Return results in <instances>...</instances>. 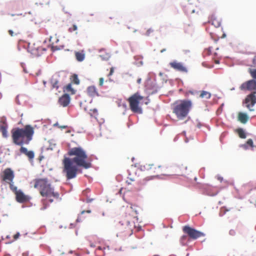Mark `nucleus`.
<instances>
[{
    "instance_id": "1",
    "label": "nucleus",
    "mask_w": 256,
    "mask_h": 256,
    "mask_svg": "<svg viewBox=\"0 0 256 256\" xmlns=\"http://www.w3.org/2000/svg\"><path fill=\"white\" fill-rule=\"evenodd\" d=\"M68 155L74 156L73 158H66L63 160L64 172L68 180L74 178L76 177L78 168L81 166L86 169L92 167L90 160L86 152L81 147L72 148L68 152Z\"/></svg>"
},
{
    "instance_id": "2",
    "label": "nucleus",
    "mask_w": 256,
    "mask_h": 256,
    "mask_svg": "<svg viewBox=\"0 0 256 256\" xmlns=\"http://www.w3.org/2000/svg\"><path fill=\"white\" fill-rule=\"evenodd\" d=\"M32 182L34 183V187L38 190L40 196L45 198L42 200L43 205L42 209H46L49 203H52L54 200L59 198V193L55 190L54 186L48 178H35Z\"/></svg>"
},
{
    "instance_id": "3",
    "label": "nucleus",
    "mask_w": 256,
    "mask_h": 256,
    "mask_svg": "<svg viewBox=\"0 0 256 256\" xmlns=\"http://www.w3.org/2000/svg\"><path fill=\"white\" fill-rule=\"evenodd\" d=\"M14 144L22 146L28 144L32 139L34 128L30 125H26L23 128H14L11 131Z\"/></svg>"
},
{
    "instance_id": "4",
    "label": "nucleus",
    "mask_w": 256,
    "mask_h": 256,
    "mask_svg": "<svg viewBox=\"0 0 256 256\" xmlns=\"http://www.w3.org/2000/svg\"><path fill=\"white\" fill-rule=\"evenodd\" d=\"M192 106L190 100H180L174 103L172 112L178 120H183L188 116Z\"/></svg>"
},
{
    "instance_id": "5",
    "label": "nucleus",
    "mask_w": 256,
    "mask_h": 256,
    "mask_svg": "<svg viewBox=\"0 0 256 256\" xmlns=\"http://www.w3.org/2000/svg\"><path fill=\"white\" fill-rule=\"evenodd\" d=\"M136 210L132 206L127 207L124 214L120 217V222L122 226H127L131 230L135 228L134 220L136 218Z\"/></svg>"
},
{
    "instance_id": "6",
    "label": "nucleus",
    "mask_w": 256,
    "mask_h": 256,
    "mask_svg": "<svg viewBox=\"0 0 256 256\" xmlns=\"http://www.w3.org/2000/svg\"><path fill=\"white\" fill-rule=\"evenodd\" d=\"M183 232L187 236L184 235L180 238V242L182 246L186 244L190 240H195L200 237L204 236V234L198 231L189 226H185L182 228Z\"/></svg>"
},
{
    "instance_id": "7",
    "label": "nucleus",
    "mask_w": 256,
    "mask_h": 256,
    "mask_svg": "<svg viewBox=\"0 0 256 256\" xmlns=\"http://www.w3.org/2000/svg\"><path fill=\"white\" fill-rule=\"evenodd\" d=\"M144 98L138 92L135 93L128 98V102L130 104V110L135 113L142 114V110L139 106V104L140 100Z\"/></svg>"
},
{
    "instance_id": "8",
    "label": "nucleus",
    "mask_w": 256,
    "mask_h": 256,
    "mask_svg": "<svg viewBox=\"0 0 256 256\" xmlns=\"http://www.w3.org/2000/svg\"><path fill=\"white\" fill-rule=\"evenodd\" d=\"M143 170L149 172L151 174L150 178L158 176L160 174L164 172V166L161 165H156L154 164H148L144 165L142 166Z\"/></svg>"
},
{
    "instance_id": "9",
    "label": "nucleus",
    "mask_w": 256,
    "mask_h": 256,
    "mask_svg": "<svg viewBox=\"0 0 256 256\" xmlns=\"http://www.w3.org/2000/svg\"><path fill=\"white\" fill-rule=\"evenodd\" d=\"M11 190L16 195V200L20 203H24L30 200V197L24 194L22 190L17 189V187L14 185L10 186Z\"/></svg>"
},
{
    "instance_id": "10",
    "label": "nucleus",
    "mask_w": 256,
    "mask_h": 256,
    "mask_svg": "<svg viewBox=\"0 0 256 256\" xmlns=\"http://www.w3.org/2000/svg\"><path fill=\"white\" fill-rule=\"evenodd\" d=\"M1 178L3 181L9 184L10 188L12 185H14L13 180L14 178V171L11 168H6L2 172Z\"/></svg>"
},
{
    "instance_id": "11",
    "label": "nucleus",
    "mask_w": 256,
    "mask_h": 256,
    "mask_svg": "<svg viewBox=\"0 0 256 256\" xmlns=\"http://www.w3.org/2000/svg\"><path fill=\"white\" fill-rule=\"evenodd\" d=\"M242 90L256 91V80L252 79L242 83L240 86Z\"/></svg>"
},
{
    "instance_id": "12",
    "label": "nucleus",
    "mask_w": 256,
    "mask_h": 256,
    "mask_svg": "<svg viewBox=\"0 0 256 256\" xmlns=\"http://www.w3.org/2000/svg\"><path fill=\"white\" fill-rule=\"evenodd\" d=\"M176 171L178 175L186 176L192 172V168H189L186 164H181L178 165L176 168Z\"/></svg>"
},
{
    "instance_id": "13",
    "label": "nucleus",
    "mask_w": 256,
    "mask_h": 256,
    "mask_svg": "<svg viewBox=\"0 0 256 256\" xmlns=\"http://www.w3.org/2000/svg\"><path fill=\"white\" fill-rule=\"evenodd\" d=\"M256 92H254L247 96L245 99V103L247 108H250V106H253L256 103Z\"/></svg>"
},
{
    "instance_id": "14",
    "label": "nucleus",
    "mask_w": 256,
    "mask_h": 256,
    "mask_svg": "<svg viewBox=\"0 0 256 256\" xmlns=\"http://www.w3.org/2000/svg\"><path fill=\"white\" fill-rule=\"evenodd\" d=\"M70 101V98L69 94H66L59 98L58 102L60 106L66 107L69 104Z\"/></svg>"
},
{
    "instance_id": "15",
    "label": "nucleus",
    "mask_w": 256,
    "mask_h": 256,
    "mask_svg": "<svg viewBox=\"0 0 256 256\" xmlns=\"http://www.w3.org/2000/svg\"><path fill=\"white\" fill-rule=\"evenodd\" d=\"M20 153L24 154L28 158L30 161L33 160L34 157V154L33 151H28L26 148L22 146L20 149Z\"/></svg>"
},
{
    "instance_id": "16",
    "label": "nucleus",
    "mask_w": 256,
    "mask_h": 256,
    "mask_svg": "<svg viewBox=\"0 0 256 256\" xmlns=\"http://www.w3.org/2000/svg\"><path fill=\"white\" fill-rule=\"evenodd\" d=\"M88 94L91 97L98 96V92L94 86H90L86 90Z\"/></svg>"
},
{
    "instance_id": "17",
    "label": "nucleus",
    "mask_w": 256,
    "mask_h": 256,
    "mask_svg": "<svg viewBox=\"0 0 256 256\" xmlns=\"http://www.w3.org/2000/svg\"><path fill=\"white\" fill-rule=\"evenodd\" d=\"M99 56L102 60H109L110 57V52H108L106 49L102 48L99 51Z\"/></svg>"
},
{
    "instance_id": "18",
    "label": "nucleus",
    "mask_w": 256,
    "mask_h": 256,
    "mask_svg": "<svg viewBox=\"0 0 256 256\" xmlns=\"http://www.w3.org/2000/svg\"><path fill=\"white\" fill-rule=\"evenodd\" d=\"M49 41L50 42L51 48L52 51H54L56 50H58L60 49V48L55 45V44L58 42L59 40L55 36H50L49 39Z\"/></svg>"
},
{
    "instance_id": "19",
    "label": "nucleus",
    "mask_w": 256,
    "mask_h": 256,
    "mask_svg": "<svg viewBox=\"0 0 256 256\" xmlns=\"http://www.w3.org/2000/svg\"><path fill=\"white\" fill-rule=\"evenodd\" d=\"M238 120L242 124H246L248 120V116L246 114L240 112L238 114Z\"/></svg>"
},
{
    "instance_id": "20",
    "label": "nucleus",
    "mask_w": 256,
    "mask_h": 256,
    "mask_svg": "<svg viewBox=\"0 0 256 256\" xmlns=\"http://www.w3.org/2000/svg\"><path fill=\"white\" fill-rule=\"evenodd\" d=\"M74 55L76 60L79 62H82L85 58V52L84 50L76 52Z\"/></svg>"
},
{
    "instance_id": "21",
    "label": "nucleus",
    "mask_w": 256,
    "mask_h": 256,
    "mask_svg": "<svg viewBox=\"0 0 256 256\" xmlns=\"http://www.w3.org/2000/svg\"><path fill=\"white\" fill-rule=\"evenodd\" d=\"M8 126L6 124H4L0 126V130L2 132V134L3 137L7 138L8 136Z\"/></svg>"
},
{
    "instance_id": "22",
    "label": "nucleus",
    "mask_w": 256,
    "mask_h": 256,
    "mask_svg": "<svg viewBox=\"0 0 256 256\" xmlns=\"http://www.w3.org/2000/svg\"><path fill=\"white\" fill-rule=\"evenodd\" d=\"M64 91L68 93H70L71 94H75V90L72 88L71 84H68L65 86L64 88Z\"/></svg>"
},
{
    "instance_id": "23",
    "label": "nucleus",
    "mask_w": 256,
    "mask_h": 256,
    "mask_svg": "<svg viewBox=\"0 0 256 256\" xmlns=\"http://www.w3.org/2000/svg\"><path fill=\"white\" fill-rule=\"evenodd\" d=\"M172 67L176 70L181 72H186V68L184 65H172Z\"/></svg>"
},
{
    "instance_id": "24",
    "label": "nucleus",
    "mask_w": 256,
    "mask_h": 256,
    "mask_svg": "<svg viewBox=\"0 0 256 256\" xmlns=\"http://www.w3.org/2000/svg\"><path fill=\"white\" fill-rule=\"evenodd\" d=\"M184 10L187 14H192L194 12V10L193 6L190 4L185 6Z\"/></svg>"
},
{
    "instance_id": "25",
    "label": "nucleus",
    "mask_w": 256,
    "mask_h": 256,
    "mask_svg": "<svg viewBox=\"0 0 256 256\" xmlns=\"http://www.w3.org/2000/svg\"><path fill=\"white\" fill-rule=\"evenodd\" d=\"M88 114L91 118L95 119H97V117L98 116V110L96 108L90 110Z\"/></svg>"
},
{
    "instance_id": "26",
    "label": "nucleus",
    "mask_w": 256,
    "mask_h": 256,
    "mask_svg": "<svg viewBox=\"0 0 256 256\" xmlns=\"http://www.w3.org/2000/svg\"><path fill=\"white\" fill-rule=\"evenodd\" d=\"M200 97L202 98L209 99L211 97V94L208 92L202 90L200 92Z\"/></svg>"
},
{
    "instance_id": "27",
    "label": "nucleus",
    "mask_w": 256,
    "mask_h": 256,
    "mask_svg": "<svg viewBox=\"0 0 256 256\" xmlns=\"http://www.w3.org/2000/svg\"><path fill=\"white\" fill-rule=\"evenodd\" d=\"M237 134L238 136L242 138H246V134L242 128H239L236 130Z\"/></svg>"
},
{
    "instance_id": "28",
    "label": "nucleus",
    "mask_w": 256,
    "mask_h": 256,
    "mask_svg": "<svg viewBox=\"0 0 256 256\" xmlns=\"http://www.w3.org/2000/svg\"><path fill=\"white\" fill-rule=\"evenodd\" d=\"M210 22L212 25H214L216 28L220 26V22L216 18H211Z\"/></svg>"
},
{
    "instance_id": "29",
    "label": "nucleus",
    "mask_w": 256,
    "mask_h": 256,
    "mask_svg": "<svg viewBox=\"0 0 256 256\" xmlns=\"http://www.w3.org/2000/svg\"><path fill=\"white\" fill-rule=\"evenodd\" d=\"M248 72L254 80H256V68H249Z\"/></svg>"
},
{
    "instance_id": "30",
    "label": "nucleus",
    "mask_w": 256,
    "mask_h": 256,
    "mask_svg": "<svg viewBox=\"0 0 256 256\" xmlns=\"http://www.w3.org/2000/svg\"><path fill=\"white\" fill-rule=\"evenodd\" d=\"M78 30V26L76 24H73L70 27L68 28V32H76V34H77L76 30Z\"/></svg>"
},
{
    "instance_id": "31",
    "label": "nucleus",
    "mask_w": 256,
    "mask_h": 256,
    "mask_svg": "<svg viewBox=\"0 0 256 256\" xmlns=\"http://www.w3.org/2000/svg\"><path fill=\"white\" fill-rule=\"evenodd\" d=\"M29 50H30L31 51L32 53L33 54H34V55H38V52L39 51H40L41 50H42V48H36V51L34 50H32V49H30V48L29 47ZM43 50H46L45 49H43Z\"/></svg>"
},
{
    "instance_id": "32",
    "label": "nucleus",
    "mask_w": 256,
    "mask_h": 256,
    "mask_svg": "<svg viewBox=\"0 0 256 256\" xmlns=\"http://www.w3.org/2000/svg\"><path fill=\"white\" fill-rule=\"evenodd\" d=\"M72 81L74 84H80V80L78 78V76L76 74H74L72 76Z\"/></svg>"
},
{
    "instance_id": "33",
    "label": "nucleus",
    "mask_w": 256,
    "mask_h": 256,
    "mask_svg": "<svg viewBox=\"0 0 256 256\" xmlns=\"http://www.w3.org/2000/svg\"><path fill=\"white\" fill-rule=\"evenodd\" d=\"M154 32V30L151 28L148 29L146 32L145 33V35L146 36H149L152 35V34H153Z\"/></svg>"
},
{
    "instance_id": "34",
    "label": "nucleus",
    "mask_w": 256,
    "mask_h": 256,
    "mask_svg": "<svg viewBox=\"0 0 256 256\" xmlns=\"http://www.w3.org/2000/svg\"><path fill=\"white\" fill-rule=\"evenodd\" d=\"M246 144H247L248 146H250L252 148L254 147L253 141L252 139L248 140L246 142Z\"/></svg>"
},
{
    "instance_id": "35",
    "label": "nucleus",
    "mask_w": 256,
    "mask_h": 256,
    "mask_svg": "<svg viewBox=\"0 0 256 256\" xmlns=\"http://www.w3.org/2000/svg\"><path fill=\"white\" fill-rule=\"evenodd\" d=\"M134 180V178H128V180H126V182L128 184H131L132 182H133Z\"/></svg>"
},
{
    "instance_id": "36",
    "label": "nucleus",
    "mask_w": 256,
    "mask_h": 256,
    "mask_svg": "<svg viewBox=\"0 0 256 256\" xmlns=\"http://www.w3.org/2000/svg\"><path fill=\"white\" fill-rule=\"evenodd\" d=\"M105 249H106L105 247H102V246H99L96 248V252H98V251H99V250L104 251V250H105Z\"/></svg>"
},
{
    "instance_id": "37",
    "label": "nucleus",
    "mask_w": 256,
    "mask_h": 256,
    "mask_svg": "<svg viewBox=\"0 0 256 256\" xmlns=\"http://www.w3.org/2000/svg\"><path fill=\"white\" fill-rule=\"evenodd\" d=\"M114 72V68L112 67L110 68V72L109 74H108V76H112Z\"/></svg>"
},
{
    "instance_id": "38",
    "label": "nucleus",
    "mask_w": 256,
    "mask_h": 256,
    "mask_svg": "<svg viewBox=\"0 0 256 256\" xmlns=\"http://www.w3.org/2000/svg\"><path fill=\"white\" fill-rule=\"evenodd\" d=\"M240 146L244 150H247L248 148V146L247 144H246V143L243 144H241Z\"/></svg>"
},
{
    "instance_id": "39",
    "label": "nucleus",
    "mask_w": 256,
    "mask_h": 256,
    "mask_svg": "<svg viewBox=\"0 0 256 256\" xmlns=\"http://www.w3.org/2000/svg\"><path fill=\"white\" fill-rule=\"evenodd\" d=\"M104 84V78H100L99 79V85L100 86H102Z\"/></svg>"
},
{
    "instance_id": "40",
    "label": "nucleus",
    "mask_w": 256,
    "mask_h": 256,
    "mask_svg": "<svg viewBox=\"0 0 256 256\" xmlns=\"http://www.w3.org/2000/svg\"><path fill=\"white\" fill-rule=\"evenodd\" d=\"M52 86L54 88H56V89L58 88L57 81H56L54 82L53 83Z\"/></svg>"
},
{
    "instance_id": "41",
    "label": "nucleus",
    "mask_w": 256,
    "mask_h": 256,
    "mask_svg": "<svg viewBox=\"0 0 256 256\" xmlns=\"http://www.w3.org/2000/svg\"><path fill=\"white\" fill-rule=\"evenodd\" d=\"M20 233L19 232H17L16 234L14 235V240H16L17 238H18V237L20 236Z\"/></svg>"
},
{
    "instance_id": "42",
    "label": "nucleus",
    "mask_w": 256,
    "mask_h": 256,
    "mask_svg": "<svg viewBox=\"0 0 256 256\" xmlns=\"http://www.w3.org/2000/svg\"><path fill=\"white\" fill-rule=\"evenodd\" d=\"M8 33H9V34H10L12 36H14V32H13V31H12V30H8Z\"/></svg>"
},
{
    "instance_id": "43",
    "label": "nucleus",
    "mask_w": 256,
    "mask_h": 256,
    "mask_svg": "<svg viewBox=\"0 0 256 256\" xmlns=\"http://www.w3.org/2000/svg\"><path fill=\"white\" fill-rule=\"evenodd\" d=\"M87 212V213H90L91 212V211L90 210H88L86 211H85V210H82V212H81V214H84V212Z\"/></svg>"
},
{
    "instance_id": "44",
    "label": "nucleus",
    "mask_w": 256,
    "mask_h": 256,
    "mask_svg": "<svg viewBox=\"0 0 256 256\" xmlns=\"http://www.w3.org/2000/svg\"><path fill=\"white\" fill-rule=\"evenodd\" d=\"M140 60L139 62H137L138 64H142L143 62L141 60V59H142V58L140 57Z\"/></svg>"
},
{
    "instance_id": "45",
    "label": "nucleus",
    "mask_w": 256,
    "mask_h": 256,
    "mask_svg": "<svg viewBox=\"0 0 256 256\" xmlns=\"http://www.w3.org/2000/svg\"><path fill=\"white\" fill-rule=\"evenodd\" d=\"M218 180H220V182H222L223 180V178L221 176H218Z\"/></svg>"
},
{
    "instance_id": "46",
    "label": "nucleus",
    "mask_w": 256,
    "mask_h": 256,
    "mask_svg": "<svg viewBox=\"0 0 256 256\" xmlns=\"http://www.w3.org/2000/svg\"><path fill=\"white\" fill-rule=\"evenodd\" d=\"M254 64H256V56L254 57L253 59Z\"/></svg>"
},
{
    "instance_id": "47",
    "label": "nucleus",
    "mask_w": 256,
    "mask_h": 256,
    "mask_svg": "<svg viewBox=\"0 0 256 256\" xmlns=\"http://www.w3.org/2000/svg\"><path fill=\"white\" fill-rule=\"evenodd\" d=\"M137 82H138V84H140V83L141 82V78H138V80H137Z\"/></svg>"
},
{
    "instance_id": "48",
    "label": "nucleus",
    "mask_w": 256,
    "mask_h": 256,
    "mask_svg": "<svg viewBox=\"0 0 256 256\" xmlns=\"http://www.w3.org/2000/svg\"><path fill=\"white\" fill-rule=\"evenodd\" d=\"M43 158H44V156H40L39 157V160H40V161H41Z\"/></svg>"
},
{
    "instance_id": "49",
    "label": "nucleus",
    "mask_w": 256,
    "mask_h": 256,
    "mask_svg": "<svg viewBox=\"0 0 256 256\" xmlns=\"http://www.w3.org/2000/svg\"><path fill=\"white\" fill-rule=\"evenodd\" d=\"M166 51V48H163L162 50H160V52H164Z\"/></svg>"
},
{
    "instance_id": "50",
    "label": "nucleus",
    "mask_w": 256,
    "mask_h": 256,
    "mask_svg": "<svg viewBox=\"0 0 256 256\" xmlns=\"http://www.w3.org/2000/svg\"><path fill=\"white\" fill-rule=\"evenodd\" d=\"M206 51H208V54H210V49L206 50Z\"/></svg>"
},
{
    "instance_id": "51",
    "label": "nucleus",
    "mask_w": 256,
    "mask_h": 256,
    "mask_svg": "<svg viewBox=\"0 0 256 256\" xmlns=\"http://www.w3.org/2000/svg\"><path fill=\"white\" fill-rule=\"evenodd\" d=\"M148 103H149V100H148V101L146 102H144V104H148Z\"/></svg>"
},
{
    "instance_id": "52",
    "label": "nucleus",
    "mask_w": 256,
    "mask_h": 256,
    "mask_svg": "<svg viewBox=\"0 0 256 256\" xmlns=\"http://www.w3.org/2000/svg\"><path fill=\"white\" fill-rule=\"evenodd\" d=\"M170 64H178V63H176V62H170Z\"/></svg>"
},
{
    "instance_id": "53",
    "label": "nucleus",
    "mask_w": 256,
    "mask_h": 256,
    "mask_svg": "<svg viewBox=\"0 0 256 256\" xmlns=\"http://www.w3.org/2000/svg\"><path fill=\"white\" fill-rule=\"evenodd\" d=\"M28 254H26V253H24V254H23V256H28Z\"/></svg>"
},
{
    "instance_id": "54",
    "label": "nucleus",
    "mask_w": 256,
    "mask_h": 256,
    "mask_svg": "<svg viewBox=\"0 0 256 256\" xmlns=\"http://www.w3.org/2000/svg\"><path fill=\"white\" fill-rule=\"evenodd\" d=\"M24 68V71L25 72H27V71L25 69V68Z\"/></svg>"
},
{
    "instance_id": "55",
    "label": "nucleus",
    "mask_w": 256,
    "mask_h": 256,
    "mask_svg": "<svg viewBox=\"0 0 256 256\" xmlns=\"http://www.w3.org/2000/svg\"><path fill=\"white\" fill-rule=\"evenodd\" d=\"M233 232H234V230H230V234H233Z\"/></svg>"
},
{
    "instance_id": "56",
    "label": "nucleus",
    "mask_w": 256,
    "mask_h": 256,
    "mask_svg": "<svg viewBox=\"0 0 256 256\" xmlns=\"http://www.w3.org/2000/svg\"><path fill=\"white\" fill-rule=\"evenodd\" d=\"M233 232H234V230H230V234H233Z\"/></svg>"
},
{
    "instance_id": "57",
    "label": "nucleus",
    "mask_w": 256,
    "mask_h": 256,
    "mask_svg": "<svg viewBox=\"0 0 256 256\" xmlns=\"http://www.w3.org/2000/svg\"><path fill=\"white\" fill-rule=\"evenodd\" d=\"M215 62H216V64H218V63H219L218 60H216L215 61Z\"/></svg>"
},
{
    "instance_id": "58",
    "label": "nucleus",
    "mask_w": 256,
    "mask_h": 256,
    "mask_svg": "<svg viewBox=\"0 0 256 256\" xmlns=\"http://www.w3.org/2000/svg\"><path fill=\"white\" fill-rule=\"evenodd\" d=\"M66 126H60L61 128H66Z\"/></svg>"
},
{
    "instance_id": "59",
    "label": "nucleus",
    "mask_w": 256,
    "mask_h": 256,
    "mask_svg": "<svg viewBox=\"0 0 256 256\" xmlns=\"http://www.w3.org/2000/svg\"><path fill=\"white\" fill-rule=\"evenodd\" d=\"M90 246H91L92 247H94V244H90Z\"/></svg>"
},
{
    "instance_id": "60",
    "label": "nucleus",
    "mask_w": 256,
    "mask_h": 256,
    "mask_svg": "<svg viewBox=\"0 0 256 256\" xmlns=\"http://www.w3.org/2000/svg\"><path fill=\"white\" fill-rule=\"evenodd\" d=\"M189 92L192 94H193V92H191V91H190Z\"/></svg>"
},
{
    "instance_id": "61",
    "label": "nucleus",
    "mask_w": 256,
    "mask_h": 256,
    "mask_svg": "<svg viewBox=\"0 0 256 256\" xmlns=\"http://www.w3.org/2000/svg\"><path fill=\"white\" fill-rule=\"evenodd\" d=\"M208 68H212V67H211V66H208Z\"/></svg>"
}]
</instances>
